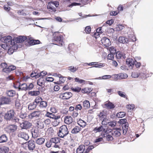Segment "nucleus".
Returning a JSON list of instances; mask_svg holds the SVG:
<instances>
[{
	"label": "nucleus",
	"mask_w": 153,
	"mask_h": 153,
	"mask_svg": "<svg viewBox=\"0 0 153 153\" xmlns=\"http://www.w3.org/2000/svg\"><path fill=\"white\" fill-rule=\"evenodd\" d=\"M53 44L59 46H62L64 45L63 39H52Z\"/></svg>",
	"instance_id": "10"
},
{
	"label": "nucleus",
	"mask_w": 153,
	"mask_h": 153,
	"mask_svg": "<svg viewBox=\"0 0 153 153\" xmlns=\"http://www.w3.org/2000/svg\"><path fill=\"white\" fill-rule=\"evenodd\" d=\"M94 66H92L90 67L89 68H91L93 67H96V68H101V67L104 66V65L102 63H100L99 64H98L97 63H95V65H94Z\"/></svg>",
	"instance_id": "44"
},
{
	"label": "nucleus",
	"mask_w": 153,
	"mask_h": 153,
	"mask_svg": "<svg viewBox=\"0 0 153 153\" xmlns=\"http://www.w3.org/2000/svg\"><path fill=\"white\" fill-rule=\"evenodd\" d=\"M15 112L13 110L8 111L5 113L4 118L7 120H10L15 114Z\"/></svg>",
	"instance_id": "6"
},
{
	"label": "nucleus",
	"mask_w": 153,
	"mask_h": 153,
	"mask_svg": "<svg viewBox=\"0 0 153 153\" xmlns=\"http://www.w3.org/2000/svg\"><path fill=\"white\" fill-rule=\"evenodd\" d=\"M68 69L71 72H74L77 70L78 68H76L74 66H71L68 67Z\"/></svg>",
	"instance_id": "51"
},
{
	"label": "nucleus",
	"mask_w": 153,
	"mask_h": 153,
	"mask_svg": "<svg viewBox=\"0 0 153 153\" xmlns=\"http://www.w3.org/2000/svg\"><path fill=\"white\" fill-rule=\"evenodd\" d=\"M30 76L31 77H35L36 78H39L40 77V75H39L38 74H36V73H32L30 74Z\"/></svg>",
	"instance_id": "58"
},
{
	"label": "nucleus",
	"mask_w": 153,
	"mask_h": 153,
	"mask_svg": "<svg viewBox=\"0 0 153 153\" xmlns=\"http://www.w3.org/2000/svg\"><path fill=\"white\" fill-rule=\"evenodd\" d=\"M2 71L3 72L8 73L11 71V70H10V67L9 66H8V67H6V68H4L3 69Z\"/></svg>",
	"instance_id": "55"
},
{
	"label": "nucleus",
	"mask_w": 153,
	"mask_h": 153,
	"mask_svg": "<svg viewBox=\"0 0 153 153\" xmlns=\"http://www.w3.org/2000/svg\"><path fill=\"white\" fill-rule=\"evenodd\" d=\"M26 84H27V90H30L33 87V85L32 83H27Z\"/></svg>",
	"instance_id": "49"
},
{
	"label": "nucleus",
	"mask_w": 153,
	"mask_h": 153,
	"mask_svg": "<svg viewBox=\"0 0 153 153\" xmlns=\"http://www.w3.org/2000/svg\"><path fill=\"white\" fill-rule=\"evenodd\" d=\"M116 56L117 59L121 58L122 56V53L120 51H118L116 53Z\"/></svg>",
	"instance_id": "56"
},
{
	"label": "nucleus",
	"mask_w": 153,
	"mask_h": 153,
	"mask_svg": "<svg viewBox=\"0 0 153 153\" xmlns=\"http://www.w3.org/2000/svg\"><path fill=\"white\" fill-rule=\"evenodd\" d=\"M121 129L118 128L116 129H114L112 131V134L113 136L117 137L120 136L121 135L120 131Z\"/></svg>",
	"instance_id": "18"
},
{
	"label": "nucleus",
	"mask_w": 153,
	"mask_h": 153,
	"mask_svg": "<svg viewBox=\"0 0 153 153\" xmlns=\"http://www.w3.org/2000/svg\"><path fill=\"white\" fill-rule=\"evenodd\" d=\"M17 126L15 125H10L7 126L5 128V131L8 133L13 132L16 131Z\"/></svg>",
	"instance_id": "7"
},
{
	"label": "nucleus",
	"mask_w": 153,
	"mask_h": 153,
	"mask_svg": "<svg viewBox=\"0 0 153 153\" xmlns=\"http://www.w3.org/2000/svg\"><path fill=\"white\" fill-rule=\"evenodd\" d=\"M27 37H28V36H17L16 34H14L12 36H6V38H8V37L10 38H27Z\"/></svg>",
	"instance_id": "22"
},
{
	"label": "nucleus",
	"mask_w": 153,
	"mask_h": 153,
	"mask_svg": "<svg viewBox=\"0 0 153 153\" xmlns=\"http://www.w3.org/2000/svg\"><path fill=\"white\" fill-rule=\"evenodd\" d=\"M73 121V119L70 116H67L65 118L64 122L66 124H70Z\"/></svg>",
	"instance_id": "23"
},
{
	"label": "nucleus",
	"mask_w": 153,
	"mask_h": 153,
	"mask_svg": "<svg viewBox=\"0 0 153 153\" xmlns=\"http://www.w3.org/2000/svg\"><path fill=\"white\" fill-rule=\"evenodd\" d=\"M40 93L39 91H30L28 93L29 95L32 96H36L39 95Z\"/></svg>",
	"instance_id": "36"
},
{
	"label": "nucleus",
	"mask_w": 153,
	"mask_h": 153,
	"mask_svg": "<svg viewBox=\"0 0 153 153\" xmlns=\"http://www.w3.org/2000/svg\"><path fill=\"white\" fill-rule=\"evenodd\" d=\"M52 4L56 7H58L59 5V3L58 1H51L50 2Z\"/></svg>",
	"instance_id": "62"
},
{
	"label": "nucleus",
	"mask_w": 153,
	"mask_h": 153,
	"mask_svg": "<svg viewBox=\"0 0 153 153\" xmlns=\"http://www.w3.org/2000/svg\"><path fill=\"white\" fill-rule=\"evenodd\" d=\"M71 90L74 92H79L81 90V88L79 87H76L75 88H71Z\"/></svg>",
	"instance_id": "54"
},
{
	"label": "nucleus",
	"mask_w": 153,
	"mask_h": 153,
	"mask_svg": "<svg viewBox=\"0 0 153 153\" xmlns=\"http://www.w3.org/2000/svg\"><path fill=\"white\" fill-rule=\"evenodd\" d=\"M31 132L32 137L34 138H37L39 135V131L37 129H33Z\"/></svg>",
	"instance_id": "20"
},
{
	"label": "nucleus",
	"mask_w": 153,
	"mask_h": 153,
	"mask_svg": "<svg viewBox=\"0 0 153 153\" xmlns=\"http://www.w3.org/2000/svg\"><path fill=\"white\" fill-rule=\"evenodd\" d=\"M18 136L19 137L21 138L26 140H27L29 138V137L26 133L20 132L18 134Z\"/></svg>",
	"instance_id": "12"
},
{
	"label": "nucleus",
	"mask_w": 153,
	"mask_h": 153,
	"mask_svg": "<svg viewBox=\"0 0 153 153\" xmlns=\"http://www.w3.org/2000/svg\"><path fill=\"white\" fill-rule=\"evenodd\" d=\"M128 77L127 74L125 73H121L118 74V79H126Z\"/></svg>",
	"instance_id": "35"
},
{
	"label": "nucleus",
	"mask_w": 153,
	"mask_h": 153,
	"mask_svg": "<svg viewBox=\"0 0 153 153\" xmlns=\"http://www.w3.org/2000/svg\"><path fill=\"white\" fill-rule=\"evenodd\" d=\"M117 92L118 94L121 97L123 98H125L126 97V94L125 92L120 91H118Z\"/></svg>",
	"instance_id": "50"
},
{
	"label": "nucleus",
	"mask_w": 153,
	"mask_h": 153,
	"mask_svg": "<svg viewBox=\"0 0 153 153\" xmlns=\"http://www.w3.org/2000/svg\"><path fill=\"white\" fill-rule=\"evenodd\" d=\"M45 139L43 138H39L35 140L36 143L39 145H41L43 144L45 142Z\"/></svg>",
	"instance_id": "27"
},
{
	"label": "nucleus",
	"mask_w": 153,
	"mask_h": 153,
	"mask_svg": "<svg viewBox=\"0 0 153 153\" xmlns=\"http://www.w3.org/2000/svg\"><path fill=\"white\" fill-rule=\"evenodd\" d=\"M27 86L26 83H23L20 85L19 86V88L20 89L24 91L27 90Z\"/></svg>",
	"instance_id": "37"
},
{
	"label": "nucleus",
	"mask_w": 153,
	"mask_h": 153,
	"mask_svg": "<svg viewBox=\"0 0 153 153\" xmlns=\"http://www.w3.org/2000/svg\"><path fill=\"white\" fill-rule=\"evenodd\" d=\"M80 5V4L79 3H76V2H73L70 5H68V7H72L74 6H75L76 5Z\"/></svg>",
	"instance_id": "60"
},
{
	"label": "nucleus",
	"mask_w": 153,
	"mask_h": 153,
	"mask_svg": "<svg viewBox=\"0 0 153 153\" xmlns=\"http://www.w3.org/2000/svg\"><path fill=\"white\" fill-rule=\"evenodd\" d=\"M75 81L78 82L80 83H85L86 81L83 79H80L79 78H76L75 79Z\"/></svg>",
	"instance_id": "53"
},
{
	"label": "nucleus",
	"mask_w": 153,
	"mask_h": 153,
	"mask_svg": "<svg viewBox=\"0 0 153 153\" xmlns=\"http://www.w3.org/2000/svg\"><path fill=\"white\" fill-rule=\"evenodd\" d=\"M6 94L9 97H13L16 95V92L13 90H8L6 91Z\"/></svg>",
	"instance_id": "28"
},
{
	"label": "nucleus",
	"mask_w": 153,
	"mask_h": 153,
	"mask_svg": "<svg viewBox=\"0 0 153 153\" xmlns=\"http://www.w3.org/2000/svg\"><path fill=\"white\" fill-rule=\"evenodd\" d=\"M91 28L90 26H88L86 27L85 29V31L87 33H90L91 31Z\"/></svg>",
	"instance_id": "57"
},
{
	"label": "nucleus",
	"mask_w": 153,
	"mask_h": 153,
	"mask_svg": "<svg viewBox=\"0 0 153 153\" xmlns=\"http://www.w3.org/2000/svg\"><path fill=\"white\" fill-rule=\"evenodd\" d=\"M18 115L22 119H24L27 117V113L25 111L21 110L18 114Z\"/></svg>",
	"instance_id": "25"
},
{
	"label": "nucleus",
	"mask_w": 153,
	"mask_h": 153,
	"mask_svg": "<svg viewBox=\"0 0 153 153\" xmlns=\"http://www.w3.org/2000/svg\"><path fill=\"white\" fill-rule=\"evenodd\" d=\"M10 101V100L9 98L2 97L0 98V105L7 104Z\"/></svg>",
	"instance_id": "14"
},
{
	"label": "nucleus",
	"mask_w": 153,
	"mask_h": 153,
	"mask_svg": "<svg viewBox=\"0 0 153 153\" xmlns=\"http://www.w3.org/2000/svg\"><path fill=\"white\" fill-rule=\"evenodd\" d=\"M25 39H13L12 40H14L15 42L13 44H10L8 47V53L11 55L18 48V44L22 43L25 41ZM26 40L25 43L26 45H32L40 43V41L38 40H33V39H25Z\"/></svg>",
	"instance_id": "1"
},
{
	"label": "nucleus",
	"mask_w": 153,
	"mask_h": 153,
	"mask_svg": "<svg viewBox=\"0 0 153 153\" xmlns=\"http://www.w3.org/2000/svg\"><path fill=\"white\" fill-rule=\"evenodd\" d=\"M51 141L52 143H57L59 142V139L58 137L52 138L51 140Z\"/></svg>",
	"instance_id": "45"
},
{
	"label": "nucleus",
	"mask_w": 153,
	"mask_h": 153,
	"mask_svg": "<svg viewBox=\"0 0 153 153\" xmlns=\"http://www.w3.org/2000/svg\"><path fill=\"white\" fill-rule=\"evenodd\" d=\"M122 126L123 131V133L124 134H125L128 131V123H125L124 124H122Z\"/></svg>",
	"instance_id": "26"
},
{
	"label": "nucleus",
	"mask_w": 153,
	"mask_h": 153,
	"mask_svg": "<svg viewBox=\"0 0 153 153\" xmlns=\"http://www.w3.org/2000/svg\"><path fill=\"white\" fill-rule=\"evenodd\" d=\"M83 106L85 109L89 108L90 106L89 102L87 100H85L83 102Z\"/></svg>",
	"instance_id": "29"
},
{
	"label": "nucleus",
	"mask_w": 153,
	"mask_h": 153,
	"mask_svg": "<svg viewBox=\"0 0 153 153\" xmlns=\"http://www.w3.org/2000/svg\"><path fill=\"white\" fill-rule=\"evenodd\" d=\"M127 120L126 119H122L120 120V123L124 124L125 123H128L127 122Z\"/></svg>",
	"instance_id": "64"
},
{
	"label": "nucleus",
	"mask_w": 153,
	"mask_h": 153,
	"mask_svg": "<svg viewBox=\"0 0 153 153\" xmlns=\"http://www.w3.org/2000/svg\"><path fill=\"white\" fill-rule=\"evenodd\" d=\"M81 130V128L79 126H76L71 131V133L76 134L79 132Z\"/></svg>",
	"instance_id": "33"
},
{
	"label": "nucleus",
	"mask_w": 153,
	"mask_h": 153,
	"mask_svg": "<svg viewBox=\"0 0 153 153\" xmlns=\"http://www.w3.org/2000/svg\"><path fill=\"white\" fill-rule=\"evenodd\" d=\"M86 149L85 146L83 145H81L76 149V153H84Z\"/></svg>",
	"instance_id": "17"
},
{
	"label": "nucleus",
	"mask_w": 153,
	"mask_h": 153,
	"mask_svg": "<svg viewBox=\"0 0 153 153\" xmlns=\"http://www.w3.org/2000/svg\"><path fill=\"white\" fill-rule=\"evenodd\" d=\"M43 122L41 120H38L36 121L35 125L38 128L42 129L44 126Z\"/></svg>",
	"instance_id": "13"
},
{
	"label": "nucleus",
	"mask_w": 153,
	"mask_h": 153,
	"mask_svg": "<svg viewBox=\"0 0 153 153\" xmlns=\"http://www.w3.org/2000/svg\"><path fill=\"white\" fill-rule=\"evenodd\" d=\"M117 41H118V42L122 43L123 44L127 43L128 41H132L134 42L136 41V39H115Z\"/></svg>",
	"instance_id": "16"
},
{
	"label": "nucleus",
	"mask_w": 153,
	"mask_h": 153,
	"mask_svg": "<svg viewBox=\"0 0 153 153\" xmlns=\"http://www.w3.org/2000/svg\"><path fill=\"white\" fill-rule=\"evenodd\" d=\"M10 120L15 123H20L19 119L17 117L15 116L14 115Z\"/></svg>",
	"instance_id": "41"
},
{
	"label": "nucleus",
	"mask_w": 153,
	"mask_h": 153,
	"mask_svg": "<svg viewBox=\"0 0 153 153\" xmlns=\"http://www.w3.org/2000/svg\"><path fill=\"white\" fill-rule=\"evenodd\" d=\"M72 96V94L70 92H65L61 93L59 95V97L64 100H67L69 99Z\"/></svg>",
	"instance_id": "8"
},
{
	"label": "nucleus",
	"mask_w": 153,
	"mask_h": 153,
	"mask_svg": "<svg viewBox=\"0 0 153 153\" xmlns=\"http://www.w3.org/2000/svg\"><path fill=\"white\" fill-rule=\"evenodd\" d=\"M1 41L4 40V43L1 45V47L4 50L7 49L10 44H13L15 42L14 40L12 39H0Z\"/></svg>",
	"instance_id": "3"
},
{
	"label": "nucleus",
	"mask_w": 153,
	"mask_h": 153,
	"mask_svg": "<svg viewBox=\"0 0 153 153\" xmlns=\"http://www.w3.org/2000/svg\"><path fill=\"white\" fill-rule=\"evenodd\" d=\"M42 99L41 97H37L35 99L34 101L33 102H35V103L37 104L39 103H40V102L42 101Z\"/></svg>",
	"instance_id": "46"
},
{
	"label": "nucleus",
	"mask_w": 153,
	"mask_h": 153,
	"mask_svg": "<svg viewBox=\"0 0 153 153\" xmlns=\"http://www.w3.org/2000/svg\"><path fill=\"white\" fill-rule=\"evenodd\" d=\"M109 51L111 53H114L116 52V50L113 47H111L109 48Z\"/></svg>",
	"instance_id": "59"
},
{
	"label": "nucleus",
	"mask_w": 153,
	"mask_h": 153,
	"mask_svg": "<svg viewBox=\"0 0 153 153\" xmlns=\"http://www.w3.org/2000/svg\"><path fill=\"white\" fill-rule=\"evenodd\" d=\"M82 108V107L80 104H78L76 105L75 109L76 111L80 110Z\"/></svg>",
	"instance_id": "63"
},
{
	"label": "nucleus",
	"mask_w": 153,
	"mask_h": 153,
	"mask_svg": "<svg viewBox=\"0 0 153 153\" xmlns=\"http://www.w3.org/2000/svg\"><path fill=\"white\" fill-rule=\"evenodd\" d=\"M105 129L104 128V126H101L99 127H96L93 130V131L96 133L100 132L102 131H104Z\"/></svg>",
	"instance_id": "24"
},
{
	"label": "nucleus",
	"mask_w": 153,
	"mask_h": 153,
	"mask_svg": "<svg viewBox=\"0 0 153 153\" xmlns=\"http://www.w3.org/2000/svg\"><path fill=\"white\" fill-rule=\"evenodd\" d=\"M124 26L122 25H117L116 27V30L117 31H119L124 28Z\"/></svg>",
	"instance_id": "47"
},
{
	"label": "nucleus",
	"mask_w": 153,
	"mask_h": 153,
	"mask_svg": "<svg viewBox=\"0 0 153 153\" xmlns=\"http://www.w3.org/2000/svg\"><path fill=\"white\" fill-rule=\"evenodd\" d=\"M7 140V136L5 134H3L0 137V143H3Z\"/></svg>",
	"instance_id": "32"
},
{
	"label": "nucleus",
	"mask_w": 153,
	"mask_h": 153,
	"mask_svg": "<svg viewBox=\"0 0 153 153\" xmlns=\"http://www.w3.org/2000/svg\"><path fill=\"white\" fill-rule=\"evenodd\" d=\"M36 104L35 103V102H33L30 103L28 105V109L30 110H33L36 107Z\"/></svg>",
	"instance_id": "31"
},
{
	"label": "nucleus",
	"mask_w": 153,
	"mask_h": 153,
	"mask_svg": "<svg viewBox=\"0 0 153 153\" xmlns=\"http://www.w3.org/2000/svg\"><path fill=\"white\" fill-rule=\"evenodd\" d=\"M68 133V129L65 125L62 126L59 129L58 135L61 138H63L66 136Z\"/></svg>",
	"instance_id": "2"
},
{
	"label": "nucleus",
	"mask_w": 153,
	"mask_h": 153,
	"mask_svg": "<svg viewBox=\"0 0 153 153\" xmlns=\"http://www.w3.org/2000/svg\"><path fill=\"white\" fill-rule=\"evenodd\" d=\"M47 105V103L46 101H42L40 102L39 107L42 108H45Z\"/></svg>",
	"instance_id": "38"
},
{
	"label": "nucleus",
	"mask_w": 153,
	"mask_h": 153,
	"mask_svg": "<svg viewBox=\"0 0 153 153\" xmlns=\"http://www.w3.org/2000/svg\"><path fill=\"white\" fill-rule=\"evenodd\" d=\"M42 111H41L37 110L35 111L30 113L28 115L30 119H32L33 118H38L41 117L43 115Z\"/></svg>",
	"instance_id": "4"
},
{
	"label": "nucleus",
	"mask_w": 153,
	"mask_h": 153,
	"mask_svg": "<svg viewBox=\"0 0 153 153\" xmlns=\"http://www.w3.org/2000/svg\"><path fill=\"white\" fill-rule=\"evenodd\" d=\"M47 7L50 10H51L53 12H55L56 11V8L51 2H49L48 3Z\"/></svg>",
	"instance_id": "30"
},
{
	"label": "nucleus",
	"mask_w": 153,
	"mask_h": 153,
	"mask_svg": "<svg viewBox=\"0 0 153 153\" xmlns=\"http://www.w3.org/2000/svg\"><path fill=\"white\" fill-rule=\"evenodd\" d=\"M94 148V146L92 145L88 147L87 146L86 148L84 153H88L91 150H92Z\"/></svg>",
	"instance_id": "43"
},
{
	"label": "nucleus",
	"mask_w": 153,
	"mask_h": 153,
	"mask_svg": "<svg viewBox=\"0 0 153 153\" xmlns=\"http://www.w3.org/2000/svg\"><path fill=\"white\" fill-rule=\"evenodd\" d=\"M103 34H102V27H100L96 30V32L94 33V36L95 38H97L99 37L102 38H108L106 37L103 36Z\"/></svg>",
	"instance_id": "5"
},
{
	"label": "nucleus",
	"mask_w": 153,
	"mask_h": 153,
	"mask_svg": "<svg viewBox=\"0 0 153 153\" xmlns=\"http://www.w3.org/2000/svg\"><path fill=\"white\" fill-rule=\"evenodd\" d=\"M92 89L91 88H85L83 89L82 91L85 93H89L92 91Z\"/></svg>",
	"instance_id": "34"
},
{
	"label": "nucleus",
	"mask_w": 153,
	"mask_h": 153,
	"mask_svg": "<svg viewBox=\"0 0 153 153\" xmlns=\"http://www.w3.org/2000/svg\"><path fill=\"white\" fill-rule=\"evenodd\" d=\"M32 126L31 124L27 121H25L22 123H20V126L22 128L27 129L30 128Z\"/></svg>",
	"instance_id": "11"
},
{
	"label": "nucleus",
	"mask_w": 153,
	"mask_h": 153,
	"mask_svg": "<svg viewBox=\"0 0 153 153\" xmlns=\"http://www.w3.org/2000/svg\"><path fill=\"white\" fill-rule=\"evenodd\" d=\"M126 115V113L124 112H120L118 113L116 116L118 118H123Z\"/></svg>",
	"instance_id": "40"
},
{
	"label": "nucleus",
	"mask_w": 153,
	"mask_h": 153,
	"mask_svg": "<svg viewBox=\"0 0 153 153\" xmlns=\"http://www.w3.org/2000/svg\"><path fill=\"white\" fill-rule=\"evenodd\" d=\"M101 41L102 44L106 47L109 46L111 44L110 39H101Z\"/></svg>",
	"instance_id": "19"
},
{
	"label": "nucleus",
	"mask_w": 153,
	"mask_h": 153,
	"mask_svg": "<svg viewBox=\"0 0 153 153\" xmlns=\"http://www.w3.org/2000/svg\"><path fill=\"white\" fill-rule=\"evenodd\" d=\"M108 126L111 127H114L116 125L117 122L116 121H113L108 123Z\"/></svg>",
	"instance_id": "52"
},
{
	"label": "nucleus",
	"mask_w": 153,
	"mask_h": 153,
	"mask_svg": "<svg viewBox=\"0 0 153 153\" xmlns=\"http://www.w3.org/2000/svg\"><path fill=\"white\" fill-rule=\"evenodd\" d=\"M107 58L109 60H112L114 58V55L112 53H110L108 54Z\"/></svg>",
	"instance_id": "61"
},
{
	"label": "nucleus",
	"mask_w": 153,
	"mask_h": 153,
	"mask_svg": "<svg viewBox=\"0 0 153 153\" xmlns=\"http://www.w3.org/2000/svg\"><path fill=\"white\" fill-rule=\"evenodd\" d=\"M105 105L106 108L108 109H113L115 107L114 104L109 101L106 102L105 104Z\"/></svg>",
	"instance_id": "21"
},
{
	"label": "nucleus",
	"mask_w": 153,
	"mask_h": 153,
	"mask_svg": "<svg viewBox=\"0 0 153 153\" xmlns=\"http://www.w3.org/2000/svg\"><path fill=\"white\" fill-rule=\"evenodd\" d=\"M27 143L29 150L30 151H33L36 147L35 142L31 140L27 142Z\"/></svg>",
	"instance_id": "9"
},
{
	"label": "nucleus",
	"mask_w": 153,
	"mask_h": 153,
	"mask_svg": "<svg viewBox=\"0 0 153 153\" xmlns=\"http://www.w3.org/2000/svg\"><path fill=\"white\" fill-rule=\"evenodd\" d=\"M15 105L16 108L18 109H22V107L19 100H16V101Z\"/></svg>",
	"instance_id": "48"
},
{
	"label": "nucleus",
	"mask_w": 153,
	"mask_h": 153,
	"mask_svg": "<svg viewBox=\"0 0 153 153\" xmlns=\"http://www.w3.org/2000/svg\"><path fill=\"white\" fill-rule=\"evenodd\" d=\"M51 116V117H50L51 118H52V119H53L54 120H57L59 119L61 116L60 115H58L56 116L54 114H52V113H51V114H50Z\"/></svg>",
	"instance_id": "42"
},
{
	"label": "nucleus",
	"mask_w": 153,
	"mask_h": 153,
	"mask_svg": "<svg viewBox=\"0 0 153 153\" xmlns=\"http://www.w3.org/2000/svg\"><path fill=\"white\" fill-rule=\"evenodd\" d=\"M44 79L43 78H40L37 81V85L39 86H41L44 84Z\"/></svg>",
	"instance_id": "39"
},
{
	"label": "nucleus",
	"mask_w": 153,
	"mask_h": 153,
	"mask_svg": "<svg viewBox=\"0 0 153 153\" xmlns=\"http://www.w3.org/2000/svg\"><path fill=\"white\" fill-rule=\"evenodd\" d=\"M136 61H134V59L131 58L127 59L126 60V63L128 66L132 68V67L134 65V63H136Z\"/></svg>",
	"instance_id": "15"
}]
</instances>
